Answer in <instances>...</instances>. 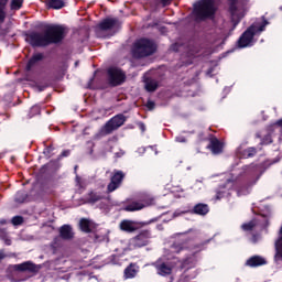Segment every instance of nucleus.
Instances as JSON below:
<instances>
[{"label": "nucleus", "instance_id": "20", "mask_svg": "<svg viewBox=\"0 0 282 282\" xmlns=\"http://www.w3.org/2000/svg\"><path fill=\"white\" fill-rule=\"evenodd\" d=\"M14 270H17L18 272H39V268H36V264L30 261L15 264Z\"/></svg>", "mask_w": 282, "mask_h": 282}, {"label": "nucleus", "instance_id": "6", "mask_svg": "<svg viewBox=\"0 0 282 282\" xmlns=\"http://www.w3.org/2000/svg\"><path fill=\"white\" fill-rule=\"evenodd\" d=\"M127 122V116L123 113L116 115L109 119L101 128L102 135H111L113 131H118Z\"/></svg>", "mask_w": 282, "mask_h": 282}, {"label": "nucleus", "instance_id": "21", "mask_svg": "<svg viewBox=\"0 0 282 282\" xmlns=\"http://www.w3.org/2000/svg\"><path fill=\"white\" fill-rule=\"evenodd\" d=\"M140 272V267L137 263L131 262L123 271L124 279H135Z\"/></svg>", "mask_w": 282, "mask_h": 282}, {"label": "nucleus", "instance_id": "35", "mask_svg": "<svg viewBox=\"0 0 282 282\" xmlns=\"http://www.w3.org/2000/svg\"><path fill=\"white\" fill-rule=\"evenodd\" d=\"M72 155V150H64L58 156L57 160L61 161L63 158H69Z\"/></svg>", "mask_w": 282, "mask_h": 282}, {"label": "nucleus", "instance_id": "33", "mask_svg": "<svg viewBox=\"0 0 282 282\" xmlns=\"http://www.w3.org/2000/svg\"><path fill=\"white\" fill-rule=\"evenodd\" d=\"M15 202H18V204H23V202H25V194H23V192H18L15 194Z\"/></svg>", "mask_w": 282, "mask_h": 282}, {"label": "nucleus", "instance_id": "43", "mask_svg": "<svg viewBox=\"0 0 282 282\" xmlns=\"http://www.w3.org/2000/svg\"><path fill=\"white\" fill-rule=\"evenodd\" d=\"M176 252H182V250H184L183 246H174Z\"/></svg>", "mask_w": 282, "mask_h": 282}, {"label": "nucleus", "instance_id": "23", "mask_svg": "<svg viewBox=\"0 0 282 282\" xmlns=\"http://www.w3.org/2000/svg\"><path fill=\"white\" fill-rule=\"evenodd\" d=\"M208 149H210L214 155H219V153H223L224 151V144H221V141H219V139L213 138L209 141Z\"/></svg>", "mask_w": 282, "mask_h": 282}, {"label": "nucleus", "instance_id": "25", "mask_svg": "<svg viewBox=\"0 0 282 282\" xmlns=\"http://www.w3.org/2000/svg\"><path fill=\"white\" fill-rule=\"evenodd\" d=\"M79 228H80L82 232L89 234V232H91V223L87 218H82L79 220Z\"/></svg>", "mask_w": 282, "mask_h": 282}, {"label": "nucleus", "instance_id": "11", "mask_svg": "<svg viewBox=\"0 0 282 282\" xmlns=\"http://www.w3.org/2000/svg\"><path fill=\"white\" fill-rule=\"evenodd\" d=\"M122 28V22L118 18H106L99 24L98 29L101 32H109V30H120Z\"/></svg>", "mask_w": 282, "mask_h": 282}, {"label": "nucleus", "instance_id": "51", "mask_svg": "<svg viewBox=\"0 0 282 282\" xmlns=\"http://www.w3.org/2000/svg\"><path fill=\"white\" fill-rule=\"evenodd\" d=\"M217 199H219V193L217 194Z\"/></svg>", "mask_w": 282, "mask_h": 282}, {"label": "nucleus", "instance_id": "37", "mask_svg": "<svg viewBox=\"0 0 282 282\" xmlns=\"http://www.w3.org/2000/svg\"><path fill=\"white\" fill-rule=\"evenodd\" d=\"M0 238L3 239L6 246H12V240L8 239V235L6 234V231L4 234L0 235Z\"/></svg>", "mask_w": 282, "mask_h": 282}, {"label": "nucleus", "instance_id": "36", "mask_svg": "<svg viewBox=\"0 0 282 282\" xmlns=\"http://www.w3.org/2000/svg\"><path fill=\"white\" fill-rule=\"evenodd\" d=\"M260 144H272V135L270 134L264 135Z\"/></svg>", "mask_w": 282, "mask_h": 282}, {"label": "nucleus", "instance_id": "26", "mask_svg": "<svg viewBox=\"0 0 282 282\" xmlns=\"http://www.w3.org/2000/svg\"><path fill=\"white\" fill-rule=\"evenodd\" d=\"M24 1L25 0H11L9 4L11 12H19V10L23 8Z\"/></svg>", "mask_w": 282, "mask_h": 282}, {"label": "nucleus", "instance_id": "48", "mask_svg": "<svg viewBox=\"0 0 282 282\" xmlns=\"http://www.w3.org/2000/svg\"><path fill=\"white\" fill-rule=\"evenodd\" d=\"M173 50H174V52H177V44L173 45Z\"/></svg>", "mask_w": 282, "mask_h": 282}, {"label": "nucleus", "instance_id": "45", "mask_svg": "<svg viewBox=\"0 0 282 282\" xmlns=\"http://www.w3.org/2000/svg\"><path fill=\"white\" fill-rule=\"evenodd\" d=\"M3 259H6V253H3V251H0V261H3Z\"/></svg>", "mask_w": 282, "mask_h": 282}, {"label": "nucleus", "instance_id": "31", "mask_svg": "<svg viewBox=\"0 0 282 282\" xmlns=\"http://www.w3.org/2000/svg\"><path fill=\"white\" fill-rule=\"evenodd\" d=\"M54 145L50 144L44 149V155H47L48 158H52L54 155Z\"/></svg>", "mask_w": 282, "mask_h": 282}, {"label": "nucleus", "instance_id": "39", "mask_svg": "<svg viewBox=\"0 0 282 282\" xmlns=\"http://www.w3.org/2000/svg\"><path fill=\"white\" fill-rule=\"evenodd\" d=\"M138 127H139L140 131H142V133H144V131H147V126L144 124V122L140 121L138 123Z\"/></svg>", "mask_w": 282, "mask_h": 282}, {"label": "nucleus", "instance_id": "41", "mask_svg": "<svg viewBox=\"0 0 282 282\" xmlns=\"http://www.w3.org/2000/svg\"><path fill=\"white\" fill-rule=\"evenodd\" d=\"M36 89L39 91H45V89H47V86H45V85H36Z\"/></svg>", "mask_w": 282, "mask_h": 282}, {"label": "nucleus", "instance_id": "19", "mask_svg": "<svg viewBox=\"0 0 282 282\" xmlns=\"http://www.w3.org/2000/svg\"><path fill=\"white\" fill-rule=\"evenodd\" d=\"M267 263L268 261L265 260V258L261 256H252L246 261V265H248L249 268H259L261 265H265Z\"/></svg>", "mask_w": 282, "mask_h": 282}, {"label": "nucleus", "instance_id": "10", "mask_svg": "<svg viewBox=\"0 0 282 282\" xmlns=\"http://www.w3.org/2000/svg\"><path fill=\"white\" fill-rule=\"evenodd\" d=\"M155 204V198L151 196H145L141 199V202H132L124 207L127 213H135V210H142V208H147V206H153Z\"/></svg>", "mask_w": 282, "mask_h": 282}, {"label": "nucleus", "instance_id": "14", "mask_svg": "<svg viewBox=\"0 0 282 282\" xmlns=\"http://www.w3.org/2000/svg\"><path fill=\"white\" fill-rule=\"evenodd\" d=\"M102 199H109V197L105 196L101 192L90 191L84 196L85 204H98V202H102Z\"/></svg>", "mask_w": 282, "mask_h": 282}, {"label": "nucleus", "instance_id": "30", "mask_svg": "<svg viewBox=\"0 0 282 282\" xmlns=\"http://www.w3.org/2000/svg\"><path fill=\"white\" fill-rule=\"evenodd\" d=\"M254 226H257V224H254L253 220L247 223V224H243L241 226L242 230H245L246 232H250V230H254Z\"/></svg>", "mask_w": 282, "mask_h": 282}, {"label": "nucleus", "instance_id": "50", "mask_svg": "<svg viewBox=\"0 0 282 282\" xmlns=\"http://www.w3.org/2000/svg\"><path fill=\"white\" fill-rule=\"evenodd\" d=\"M257 138H261V135H260V134H257Z\"/></svg>", "mask_w": 282, "mask_h": 282}, {"label": "nucleus", "instance_id": "29", "mask_svg": "<svg viewBox=\"0 0 282 282\" xmlns=\"http://www.w3.org/2000/svg\"><path fill=\"white\" fill-rule=\"evenodd\" d=\"M229 12L231 14V21L235 25V23H237L235 18L237 17V12H239V7H237V4H229Z\"/></svg>", "mask_w": 282, "mask_h": 282}, {"label": "nucleus", "instance_id": "22", "mask_svg": "<svg viewBox=\"0 0 282 282\" xmlns=\"http://www.w3.org/2000/svg\"><path fill=\"white\" fill-rule=\"evenodd\" d=\"M59 237L65 241L74 239V229L70 227V225H63L59 227Z\"/></svg>", "mask_w": 282, "mask_h": 282}, {"label": "nucleus", "instance_id": "9", "mask_svg": "<svg viewBox=\"0 0 282 282\" xmlns=\"http://www.w3.org/2000/svg\"><path fill=\"white\" fill-rule=\"evenodd\" d=\"M192 250H194L193 253L182 260L181 268H195L197 264V254L204 250V243L195 245Z\"/></svg>", "mask_w": 282, "mask_h": 282}, {"label": "nucleus", "instance_id": "2", "mask_svg": "<svg viewBox=\"0 0 282 282\" xmlns=\"http://www.w3.org/2000/svg\"><path fill=\"white\" fill-rule=\"evenodd\" d=\"M155 52H158L155 42L147 37L137 40L132 46L133 58H147L148 56H153Z\"/></svg>", "mask_w": 282, "mask_h": 282}, {"label": "nucleus", "instance_id": "4", "mask_svg": "<svg viewBox=\"0 0 282 282\" xmlns=\"http://www.w3.org/2000/svg\"><path fill=\"white\" fill-rule=\"evenodd\" d=\"M44 33L46 35L47 45H58V43H63L65 41V36H67V31L65 26L61 24L48 25Z\"/></svg>", "mask_w": 282, "mask_h": 282}, {"label": "nucleus", "instance_id": "15", "mask_svg": "<svg viewBox=\"0 0 282 282\" xmlns=\"http://www.w3.org/2000/svg\"><path fill=\"white\" fill-rule=\"evenodd\" d=\"M186 213H189L191 215H199L200 217H205L207 213H210V207L208 206V204L198 203L192 209L182 212L183 215H186Z\"/></svg>", "mask_w": 282, "mask_h": 282}, {"label": "nucleus", "instance_id": "34", "mask_svg": "<svg viewBox=\"0 0 282 282\" xmlns=\"http://www.w3.org/2000/svg\"><path fill=\"white\" fill-rule=\"evenodd\" d=\"M245 153H247V158H254L257 155V148H248L245 150Z\"/></svg>", "mask_w": 282, "mask_h": 282}, {"label": "nucleus", "instance_id": "13", "mask_svg": "<svg viewBox=\"0 0 282 282\" xmlns=\"http://www.w3.org/2000/svg\"><path fill=\"white\" fill-rule=\"evenodd\" d=\"M238 3V15L235 22V28L241 23V19L246 17V7L248 6V0H229V4L237 6Z\"/></svg>", "mask_w": 282, "mask_h": 282}, {"label": "nucleus", "instance_id": "28", "mask_svg": "<svg viewBox=\"0 0 282 282\" xmlns=\"http://www.w3.org/2000/svg\"><path fill=\"white\" fill-rule=\"evenodd\" d=\"M160 87V84L155 79H148L145 82V89L147 91L153 93Z\"/></svg>", "mask_w": 282, "mask_h": 282}, {"label": "nucleus", "instance_id": "17", "mask_svg": "<svg viewBox=\"0 0 282 282\" xmlns=\"http://www.w3.org/2000/svg\"><path fill=\"white\" fill-rule=\"evenodd\" d=\"M155 270L160 276H169L173 273V267L169 264L167 262H155L154 264Z\"/></svg>", "mask_w": 282, "mask_h": 282}, {"label": "nucleus", "instance_id": "7", "mask_svg": "<svg viewBox=\"0 0 282 282\" xmlns=\"http://www.w3.org/2000/svg\"><path fill=\"white\" fill-rule=\"evenodd\" d=\"M25 41L31 47H47V37L44 32L31 31L25 33Z\"/></svg>", "mask_w": 282, "mask_h": 282}, {"label": "nucleus", "instance_id": "40", "mask_svg": "<svg viewBox=\"0 0 282 282\" xmlns=\"http://www.w3.org/2000/svg\"><path fill=\"white\" fill-rule=\"evenodd\" d=\"M272 127H280V129H282V118L279 119V120H276V121L272 124Z\"/></svg>", "mask_w": 282, "mask_h": 282}, {"label": "nucleus", "instance_id": "44", "mask_svg": "<svg viewBox=\"0 0 282 282\" xmlns=\"http://www.w3.org/2000/svg\"><path fill=\"white\" fill-rule=\"evenodd\" d=\"M8 224V220L6 218L0 219V226H6Z\"/></svg>", "mask_w": 282, "mask_h": 282}, {"label": "nucleus", "instance_id": "49", "mask_svg": "<svg viewBox=\"0 0 282 282\" xmlns=\"http://www.w3.org/2000/svg\"><path fill=\"white\" fill-rule=\"evenodd\" d=\"M78 170V165L75 166V171Z\"/></svg>", "mask_w": 282, "mask_h": 282}, {"label": "nucleus", "instance_id": "1", "mask_svg": "<svg viewBox=\"0 0 282 282\" xmlns=\"http://www.w3.org/2000/svg\"><path fill=\"white\" fill-rule=\"evenodd\" d=\"M270 24L265 18H263L262 22L252 23L238 39V47L243 50L246 47H252L254 45V36L257 34H261V32H265V28Z\"/></svg>", "mask_w": 282, "mask_h": 282}, {"label": "nucleus", "instance_id": "47", "mask_svg": "<svg viewBox=\"0 0 282 282\" xmlns=\"http://www.w3.org/2000/svg\"><path fill=\"white\" fill-rule=\"evenodd\" d=\"M0 235H6V229L0 228Z\"/></svg>", "mask_w": 282, "mask_h": 282}, {"label": "nucleus", "instance_id": "32", "mask_svg": "<svg viewBox=\"0 0 282 282\" xmlns=\"http://www.w3.org/2000/svg\"><path fill=\"white\" fill-rule=\"evenodd\" d=\"M11 224L13 226H21V224H23V216H14L12 219H11Z\"/></svg>", "mask_w": 282, "mask_h": 282}, {"label": "nucleus", "instance_id": "46", "mask_svg": "<svg viewBox=\"0 0 282 282\" xmlns=\"http://www.w3.org/2000/svg\"><path fill=\"white\" fill-rule=\"evenodd\" d=\"M178 142H186L185 138L177 139Z\"/></svg>", "mask_w": 282, "mask_h": 282}, {"label": "nucleus", "instance_id": "12", "mask_svg": "<svg viewBox=\"0 0 282 282\" xmlns=\"http://www.w3.org/2000/svg\"><path fill=\"white\" fill-rule=\"evenodd\" d=\"M123 180H124V172L120 170L115 171L110 178V183L107 186V193H113V191H118Z\"/></svg>", "mask_w": 282, "mask_h": 282}, {"label": "nucleus", "instance_id": "24", "mask_svg": "<svg viewBox=\"0 0 282 282\" xmlns=\"http://www.w3.org/2000/svg\"><path fill=\"white\" fill-rule=\"evenodd\" d=\"M8 1L10 0H0V23L6 22V18L8 13L6 12V8H8Z\"/></svg>", "mask_w": 282, "mask_h": 282}, {"label": "nucleus", "instance_id": "18", "mask_svg": "<svg viewBox=\"0 0 282 282\" xmlns=\"http://www.w3.org/2000/svg\"><path fill=\"white\" fill-rule=\"evenodd\" d=\"M119 228L120 230H122V232H135V230H138V223L129 219H123L119 224Z\"/></svg>", "mask_w": 282, "mask_h": 282}, {"label": "nucleus", "instance_id": "3", "mask_svg": "<svg viewBox=\"0 0 282 282\" xmlns=\"http://www.w3.org/2000/svg\"><path fill=\"white\" fill-rule=\"evenodd\" d=\"M217 12L215 0H200L194 4L193 14L195 21H206L213 19Z\"/></svg>", "mask_w": 282, "mask_h": 282}, {"label": "nucleus", "instance_id": "16", "mask_svg": "<svg viewBox=\"0 0 282 282\" xmlns=\"http://www.w3.org/2000/svg\"><path fill=\"white\" fill-rule=\"evenodd\" d=\"M45 59V55L43 53H34L31 58H29L25 70L26 72H32L36 65L41 63V61Z\"/></svg>", "mask_w": 282, "mask_h": 282}, {"label": "nucleus", "instance_id": "42", "mask_svg": "<svg viewBox=\"0 0 282 282\" xmlns=\"http://www.w3.org/2000/svg\"><path fill=\"white\" fill-rule=\"evenodd\" d=\"M171 1L173 0H161L162 6L166 7V6H171Z\"/></svg>", "mask_w": 282, "mask_h": 282}, {"label": "nucleus", "instance_id": "8", "mask_svg": "<svg viewBox=\"0 0 282 282\" xmlns=\"http://www.w3.org/2000/svg\"><path fill=\"white\" fill-rule=\"evenodd\" d=\"M151 239V230L142 229L137 236L131 239V246L134 249L149 246Z\"/></svg>", "mask_w": 282, "mask_h": 282}, {"label": "nucleus", "instance_id": "5", "mask_svg": "<svg viewBox=\"0 0 282 282\" xmlns=\"http://www.w3.org/2000/svg\"><path fill=\"white\" fill-rule=\"evenodd\" d=\"M108 85L110 87H120L127 83V73L117 66H110L107 69Z\"/></svg>", "mask_w": 282, "mask_h": 282}, {"label": "nucleus", "instance_id": "38", "mask_svg": "<svg viewBox=\"0 0 282 282\" xmlns=\"http://www.w3.org/2000/svg\"><path fill=\"white\" fill-rule=\"evenodd\" d=\"M145 107L149 109V111H153V109H155V101L148 100Z\"/></svg>", "mask_w": 282, "mask_h": 282}, {"label": "nucleus", "instance_id": "27", "mask_svg": "<svg viewBox=\"0 0 282 282\" xmlns=\"http://www.w3.org/2000/svg\"><path fill=\"white\" fill-rule=\"evenodd\" d=\"M47 6L52 10H61V8H65V1H63V0H48Z\"/></svg>", "mask_w": 282, "mask_h": 282}]
</instances>
